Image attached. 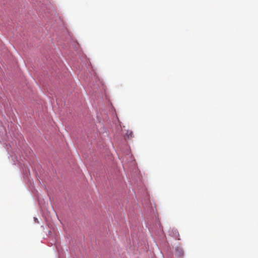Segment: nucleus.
<instances>
[{
	"mask_svg": "<svg viewBox=\"0 0 258 258\" xmlns=\"http://www.w3.org/2000/svg\"><path fill=\"white\" fill-rule=\"evenodd\" d=\"M183 250L181 247H178L175 248V255L179 258L182 257L183 255Z\"/></svg>",
	"mask_w": 258,
	"mask_h": 258,
	"instance_id": "f257e3e1",
	"label": "nucleus"
},
{
	"mask_svg": "<svg viewBox=\"0 0 258 258\" xmlns=\"http://www.w3.org/2000/svg\"><path fill=\"white\" fill-rule=\"evenodd\" d=\"M126 136L128 138H132L133 137V133L131 131H127L126 133Z\"/></svg>",
	"mask_w": 258,
	"mask_h": 258,
	"instance_id": "f03ea898",
	"label": "nucleus"
}]
</instances>
